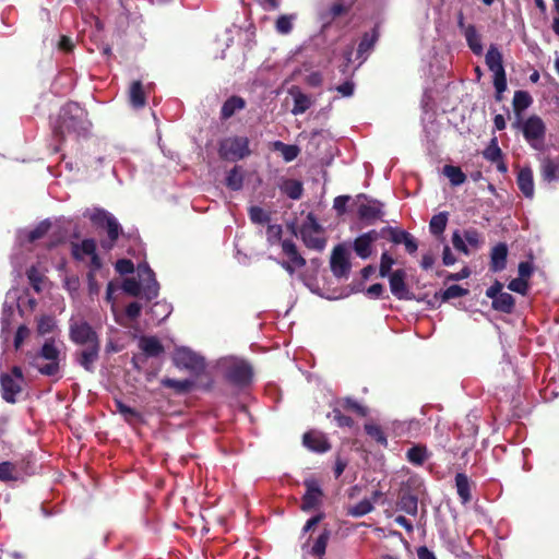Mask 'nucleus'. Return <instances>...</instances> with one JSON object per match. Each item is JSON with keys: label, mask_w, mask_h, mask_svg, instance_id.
Segmentation results:
<instances>
[{"label": "nucleus", "mask_w": 559, "mask_h": 559, "mask_svg": "<svg viewBox=\"0 0 559 559\" xmlns=\"http://www.w3.org/2000/svg\"><path fill=\"white\" fill-rule=\"evenodd\" d=\"M90 126L86 111L76 103H68L59 112L58 120L53 127V134L61 143L68 136L78 139L85 135Z\"/></svg>", "instance_id": "1"}, {"label": "nucleus", "mask_w": 559, "mask_h": 559, "mask_svg": "<svg viewBox=\"0 0 559 559\" xmlns=\"http://www.w3.org/2000/svg\"><path fill=\"white\" fill-rule=\"evenodd\" d=\"M136 274L138 278L128 277L123 281V292L134 297L141 296L146 300L156 298L159 285L151 267L146 263H141L138 265Z\"/></svg>", "instance_id": "2"}, {"label": "nucleus", "mask_w": 559, "mask_h": 559, "mask_svg": "<svg viewBox=\"0 0 559 559\" xmlns=\"http://www.w3.org/2000/svg\"><path fill=\"white\" fill-rule=\"evenodd\" d=\"M72 254L76 260L83 261L85 258H90L87 282L88 292L91 295H97L100 289V285L97 281V276L103 277L106 274L102 270V261L96 254V242L94 239H84L81 243H72Z\"/></svg>", "instance_id": "3"}, {"label": "nucleus", "mask_w": 559, "mask_h": 559, "mask_svg": "<svg viewBox=\"0 0 559 559\" xmlns=\"http://www.w3.org/2000/svg\"><path fill=\"white\" fill-rule=\"evenodd\" d=\"M61 350L53 340H47L38 353L29 356V365L41 374L58 376L60 372Z\"/></svg>", "instance_id": "4"}, {"label": "nucleus", "mask_w": 559, "mask_h": 559, "mask_svg": "<svg viewBox=\"0 0 559 559\" xmlns=\"http://www.w3.org/2000/svg\"><path fill=\"white\" fill-rule=\"evenodd\" d=\"M298 234L305 246L309 249L322 251L326 246V240L323 237V227L318 223L312 213L307 215Z\"/></svg>", "instance_id": "5"}, {"label": "nucleus", "mask_w": 559, "mask_h": 559, "mask_svg": "<svg viewBox=\"0 0 559 559\" xmlns=\"http://www.w3.org/2000/svg\"><path fill=\"white\" fill-rule=\"evenodd\" d=\"M486 64L493 73V86L496 88V99H502V93L507 90V76L502 63V55L498 48L491 45L486 53Z\"/></svg>", "instance_id": "6"}, {"label": "nucleus", "mask_w": 559, "mask_h": 559, "mask_svg": "<svg viewBox=\"0 0 559 559\" xmlns=\"http://www.w3.org/2000/svg\"><path fill=\"white\" fill-rule=\"evenodd\" d=\"M219 156L226 160H240L249 156V139L247 136H229L221 141Z\"/></svg>", "instance_id": "7"}, {"label": "nucleus", "mask_w": 559, "mask_h": 559, "mask_svg": "<svg viewBox=\"0 0 559 559\" xmlns=\"http://www.w3.org/2000/svg\"><path fill=\"white\" fill-rule=\"evenodd\" d=\"M91 219L97 226L106 228L108 239L102 241V247L106 250H110L114 247L119 235L122 233V228L118 223L117 218L105 210H96L91 215Z\"/></svg>", "instance_id": "8"}, {"label": "nucleus", "mask_w": 559, "mask_h": 559, "mask_svg": "<svg viewBox=\"0 0 559 559\" xmlns=\"http://www.w3.org/2000/svg\"><path fill=\"white\" fill-rule=\"evenodd\" d=\"M524 139L534 150H542L546 134V126L538 116H531L522 123Z\"/></svg>", "instance_id": "9"}, {"label": "nucleus", "mask_w": 559, "mask_h": 559, "mask_svg": "<svg viewBox=\"0 0 559 559\" xmlns=\"http://www.w3.org/2000/svg\"><path fill=\"white\" fill-rule=\"evenodd\" d=\"M69 336L73 343L82 346L100 344L96 331L91 326V324L83 320L70 321Z\"/></svg>", "instance_id": "10"}, {"label": "nucleus", "mask_w": 559, "mask_h": 559, "mask_svg": "<svg viewBox=\"0 0 559 559\" xmlns=\"http://www.w3.org/2000/svg\"><path fill=\"white\" fill-rule=\"evenodd\" d=\"M174 362L178 368L187 369L193 373H200L205 368L204 358L188 347L176 349Z\"/></svg>", "instance_id": "11"}, {"label": "nucleus", "mask_w": 559, "mask_h": 559, "mask_svg": "<svg viewBox=\"0 0 559 559\" xmlns=\"http://www.w3.org/2000/svg\"><path fill=\"white\" fill-rule=\"evenodd\" d=\"M226 377L238 386L248 385L252 379L251 366L243 360H231L227 368Z\"/></svg>", "instance_id": "12"}, {"label": "nucleus", "mask_w": 559, "mask_h": 559, "mask_svg": "<svg viewBox=\"0 0 559 559\" xmlns=\"http://www.w3.org/2000/svg\"><path fill=\"white\" fill-rule=\"evenodd\" d=\"M29 463L25 461L0 463V481H16L29 475Z\"/></svg>", "instance_id": "13"}, {"label": "nucleus", "mask_w": 559, "mask_h": 559, "mask_svg": "<svg viewBox=\"0 0 559 559\" xmlns=\"http://www.w3.org/2000/svg\"><path fill=\"white\" fill-rule=\"evenodd\" d=\"M359 200H364L358 205V216L361 221L366 222L367 224H373L378 219H381L383 216V204L377 200H369L366 195L360 194L358 195Z\"/></svg>", "instance_id": "14"}, {"label": "nucleus", "mask_w": 559, "mask_h": 559, "mask_svg": "<svg viewBox=\"0 0 559 559\" xmlns=\"http://www.w3.org/2000/svg\"><path fill=\"white\" fill-rule=\"evenodd\" d=\"M331 271L336 277H347L350 270L348 252L343 245H338L333 249L331 255Z\"/></svg>", "instance_id": "15"}, {"label": "nucleus", "mask_w": 559, "mask_h": 559, "mask_svg": "<svg viewBox=\"0 0 559 559\" xmlns=\"http://www.w3.org/2000/svg\"><path fill=\"white\" fill-rule=\"evenodd\" d=\"M305 486L307 490L302 497L301 510L310 511L319 506L322 497V490L313 479L306 480Z\"/></svg>", "instance_id": "16"}, {"label": "nucleus", "mask_w": 559, "mask_h": 559, "mask_svg": "<svg viewBox=\"0 0 559 559\" xmlns=\"http://www.w3.org/2000/svg\"><path fill=\"white\" fill-rule=\"evenodd\" d=\"M405 272L403 270H396L389 276L391 293L397 299H411V293L405 283Z\"/></svg>", "instance_id": "17"}, {"label": "nucleus", "mask_w": 559, "mask_h": 559, "mask_svg": "<svg viewBox=\"0 0 559 559\" xmlns=\"http://www.w3.org/2000/svg\"><path fill=\"white\" fill-rule=\"evenodd\" d=\"M100 344L92 346H85L84 349L76 354L78 364L83 367L86 371L93 372L94 365L99 357Z\"/></svg>", "instance_id": "18"}, {"label": "nucleus", "mask_w": 559, "mask_h": 559, "mask_svg": "<svg viewBox=\"0 0 559 559\" xmlns=\"http://www.w3.org/2000/svg\"><path fill=\"white\" fill-rule=\"evenodd\" d=\"M1 388H2V397L9 402L14 403L15 396L21 392L22 386L19 380L13 379L11 374L3 373L0 377Z\"/></svg>", "instance_id": "19"}, {"label": "nucleus", "mask_w": 559, "mask_h": 559, "mask_svg": "<svg viewBox=\"0 0 559 559\" xmlns=\"http://www.w3.org/2000/svg\"><path fill=\"white\" fill-rule=\"evenodd\" d=\"M283 253L287 257V260H275L278 262L292 263L295 266H305L306 259L299 253L297 246L294 241L285 239L281 241Z\"/></svg>", "instance_id": "20"}, {"label": "nucleus", "mask_w": 559, "mask_h": 559, "mask_svg": "<svg viewBox=\"0 0 559 559\" xmlns=\"http://www.w3.org/2000/svg\"><path fill=\"white\" fill-rule=\"evenodd\" d=\"M516 183L526 198L532 199L534 197L533 171L530 167H523L519 170Z\"/></svg>", "instance_id": "21"}, {"label": "nucleus", "mask_w": 559, "mask_h": 559, "mask_svg": "<svg viewBox=\"0 0 559 559\" xmlns=\"http://www.w3.org/2000/svg\"><path fill=\"white\" fill-rule=\"evenodd\" d=\"M508 257V247L506 243L500 242L495 246L490 253V270L492 272H500L506 269Z\"/></svg>", "instance_id": "22"}, {"label": "nucleus", "mask_w": 559, "mask_h": 559, "mask_svg": "<svg viewBox=\"0 0 559 559\" xmlns=\"http://www.w3.org/2000/svg\"><path fill=\"white\" fill-rule=\"evenodd\" d=\"M304 445L321 453L330 449V444L324 435L317 431H310L304 435Z\"/></svg>", "instance_id": "23"}, {"label": "nucleus", "mask_w": 559, "mask_h": 559, "mask_svg": "<svg viewBox=\"0 0 559 559\" xmlns=\"http://www.w3.org/2000/svg\"><path fill=\"white\" fill-rule=\"evenodd\" d=\"M397 508L405 513L415 516L418 513V498L411 491H403L397 501Z\"/></svg>", "instance_id": "24"}, {"label": "nucleus", "mask_w": 559, "mask_h": 559, "mask_svg": "<svg viewBox=\"0 0 559 559\" xmlns=\"http://www.w3.org/2000/svg\"><path fill=\"white\" fill-rule=\"evenodd\" d=\"M142 306L139 302H131L127 308L124 313H118L115 305H111V310L115 316V320L118 324L122 326H128L127 319L134 320L141 313Z\"/></svg>", "instance_id": "25"}, {"label": "nucleus", "mask_w": 559, "mask_h": 559, "mask_svg": "<svg viewBox=\"0 0 559 559\" xmlns=\"http://www.w3.org/2000/svg\"><path fill=\"white\" fill-rule=\"evenodd\" d=\"M129 99L133 108H142L146 104V91L140 81H134L129 88Z\"/></svg>", "instance_id": "26"}, {"label": "nucleus", "mask_w": 559, "mask_h": 559, "mask_svg": "<svg viewBox=\"0 0 559 559\" xmlns=\"http://www.w3.org/2000/svg\"><path fill=\"white\" fill-rule=\"evenodd\" d=\"M139 347L148 357H157L164 352L160 342L154 336H143L139 341Z\"/></svg>", "instance_id": "27"}, {"label": "nucleus", "mask_w": 559, "mask_h": 559, "mask_svg": "<svg viewBox=\"0 0 559 559\" xmlns=\"http://www.w3.org/2000/svg\"><path fill=\"white\" fill-rule=\"evenodd\" d=\"M455 487L457 495L462 501V503H467L472 499L471 489H472V483L469 478L463 474L457 473L455 476Z\"/></svg>", "instance_id": "28"}, {"label": "nucleus", "mask_w": 559, "mask_h": 559, "mask_svg": "<svg viewBox=\"0 0 559 559\" xmlns=\"http://www.w3.org/2000/svg\"><path fill=\"white\" fill-rule=\"evenodd\" d=\"M290 94L294 98V107L292 109V114L297 116L304 114L307 109L310 108L312 102L308 95L299 91L298 88H293Z\"/></svg>", "instance_id": "29"}, {"label": "nucleus", "mask_w": 559, "mask_h": 559, "mask_svg": "<svg viewBox=\"0 0 559 559\" xmlns=\"http://www.w3.org/2000/svg\"><path fill=\"white\" fill-rule=\"evenodd\" d=\"M464 37L466 39V43L469 47V49L475 55H481L483 53V45L480 40V35L476 31V27L474 25H468L463 33Z\"/></svg>", "instance_id": "30"}, {"label": "nucleus", "mask_w": 559, "mask_h": 559, "mask_svg": "<svg viewBox=\"0 0 559 559\" xmlns=\"http://www.w3.org/2000/svg\"><path fill=\"white\" fill-rule=\"evenodd\" d=\"M533 103L532 96L525 91H516L513 96V109L518 116L527 109Z\"/></svg>", "instance_id": "31"}, {"label": "nucleus", "mask_w": 559, "mask_h": 559, "mask_svg": "<svg viewBox=\"0 0 559 559\" xmlns=\"http://www.w3.org/2000/svg\"><path fill=\"white\" fill-rule=\"evenodd\" d=\"M513 307L514 298L509 293H501L492 300V308L501 312L510 313L513 310Z\"/></svg>", "instance_id": "32"}, {"label": "nucleus", "mask_w": 559, "mask_h": 559, "mask_svg": "<svg viewBox=\"0 0 559 559\" xmlns=\"http://www.w3.org/2000/svg\"><path fill=\"white\" fill-rule=\"evenodd\" d=\"M297 19V14H283L280 15L275 22V29L281 35H287L293 31L294 22Z\"/></svg>", "instance_id": "33"}, {"label": "nucleus", "mask_w": 559, "mask_h": 559, "mask_svg": "<svg viewBox=\"0 0 559 559\" xmlns=\"http://www.w3.org/2000/svg\"><path fill=\"white\" fill-rule=\"evenodd\" d=\"M245 107V100L240 97L233 96L228 98L222 107V117L224 119L230 118L237 110Z\"/></svg>", "instance_id": "34"}, {"label": "nucleus", "mask_w": 559, "mask_h": 559, "mask_svg": "<svg viewBox=\"0 0 559 559\" xmlns=\"http://www.w3.org/2000/svg\"><path fill=\"white\" fill-rule=\"evenodd\" d=\"M542 175L547 181L559 180V163L545 158L542 164Z\"/></svg>", "instance_id": "35"}, {"label": "nucleus", "mask_w": 559, "mask_h": 559, "mask_svg": "<svg viewBox=\"0 0 559 559\" xmlns=\"http://www.w3.org/2000/svg\"><path fill=\"white\" fill-rule=\"evenodd\" d=\"M281 190L290 199L298 200L302 194V185L298 180L287 179L282 183Z\"/></svg>", "instance_id": "36"}, {"label": "nucleus", "mask_w": 559, "mask_h": 559, "mask_svg": "<svg viewBox=\"0 0 559 559\" xmlns=\"http://www.w3.org/2000/svg\"><path fill=\"white\" fill-rule=\"evenodd\" d=\"M407 460L415 465H423L428 459L427 449L424 445H414L406 452Z\"/></svg>", "instance_id": "37"}, {"label": "nucleus", "mask_w": 559, "mask_h": 559, "mask_svg": "<svg viewBox=\"0 0 559 559\" xmlns=\"http://www.w3.org/2000/svg\"><path fill=\"white\" fill-rule=\"evenodd\" d=\"M27 278L36 293H40L43 290L46 278L44 273L36 266H32L27 270Z\"/></svg>", "instance_id": "38"}, {"label": "nucleus", "mask_w": 559, "mask_h": 559, "mask_svg": "<svg viewBox=\"0 0 559 559\" xmlns=\"http://www.w3.org/2000/svg\"><path fill=\"white\" fill-rule=\"evenodd\" d=\"M448 223V213L441 212L437 215H433L429 223V229L431 234L438 236L441 235Z\"/></svg>", "instance_id": "39"}, {"label": "nucleus", "mask_w": 559, "mask_h": 559, "mask_svg": "<svg viewBox=\"0 0 559 559\" xmlns=\"http://www.w3.org/2000/svg\"><path fill=\"white\" fill-rule=\"evenodd\" d=\"M443 174L449 178L453 186H460L466 180V176L461 168L452 165H445L443 167Z\"/></svg>", "instance_id": "40"}, {"label": "nucleus", "mask_w": 559, "mask_h": 559, "mask_svg": "<svg viewBox=\"0 0 559 559\" xmlns=\"http://www.w3.org/2000/svg\"><path fill=\"white\" fill-rule=\"evenodd\" d=\"M330 539V531L329 530H324L320 535L319 537L317 538V540L314 542L312 548H311V555L312 556H317V557H321L324 555L325 552V549H326V545H328V542Z\"/></svg>", "instance_id": "41"}, {"label": "nucleus", "mask_w": 559, "mask_h": 559, "mask_svg": "<svg viewBox=\"0 0 559 559\" xmlns=\"http://www.w3.org/2000/svg\"><path fill=\"white\" fill-rule=\"evenodd\" d=\"M378 39L377 33L373 31L372 33H366L358 46L357 53L359 57H362L365 53H368L374 46Z\"/></svg>", "instance_id": "42"}, {"label": "nucleus", "mask_w": 559, "mask_h": 559, "mask_svg": "<svg viewBox=\"0 0 559 559\" xmlns=\"http://www.w3.org/2000/svg\"><path fill=\"white\" fill-rule=\"evenodd\" d=\"M373 510V504L369 499H364L359 501L357 504L353 506L348 510V514L354 518H360Z\"/></svg>", "instance_id": "43"}, {"label": "nucleus", "mask_w": 559, "mask_h": 559, "mask_svg": "<svg viewBox=\"0 0 559 559\" xmlns=\"http://www.w3.org/2000/svg\"><path fill=\"white\" fill-rule=\"evenodd\" d=\"M243 182V176L239 167H234L226 177V185L231 190H240Z\"/></svg>", "instance_id": "44"}, {"label": "nucleus", "mask_w": 559, "mask_h": 559, "mask_svg": "<svg viewBox=\"0 0 559 559\" xmlns=\"http://www.w3.org/2000/svg\"><path fill=\"white\" fill-rule=\"evenodd\" d=\"M483 155L487 160H489L491 163H497L501 159L502 152L498 145V141L496 138H493L490 141L489 145L486 147Z\"/></svg>", "instance_id": "45"}, {"label": "nucleus", "mask_w": 559, "mask_h": 559, "mask_svg": "<svg viewBox=\"0 0 559 559\" xmlns=\"http://www.w3.org/2000/svg\"><path fill=\"white\" fill-rule=\"evenodd\" d=\"M275 148L278 150L282 155H283V158L286 160V162H292L294 160L298 154H299V148L298 146L296 145H289V144H285L283 142H275Z\"/></svg>", "instance_id": "46"}, {"label": "nucleus", "mask_w": 559, "mask_h": 559, "mask_svg": "<svg viewBox=\"0 0 559 559\" xmlns=\"http://www.w3.org/2000/svg\"><path fill=\"white\" fill-rule=\"evenodd\" d=\"M354 250L359 258L367 259L371 254V243L359 236L354 241Z\"/></svg>", "instance_id": "47"}, {"label": "nucleus", "mask_w": 559, "mask_h": 559, "mask_svg": "<svg viewBox=\"0 0 559 559\" xmlns=\"http://www.w3.org/2000/svg\"><path fill=\"white\" fill-rule=\"evenodd\" d=\"M467 294L468 290L461 287L460 285H451L450 287L442 292L441 298L443 301H447L453 298L463 297Z\"/></svg>", "instance_id": "48"}, {"label": "nucleus", "mask_w": 559, "mask_h": 559, "mask_svg": "<svg viewBox=\"0 0 559 559\" xmlns=\"http://www.w3.org/2000/svg\"><path fill=\"white\" fill-rule=\"evenodd\" d=\"M249 216L255 224H264L270 221L269 214L260 206H251L249 210Z\"/></svg>", "instance_id": "49"}, {"label": "nucleus", "mask_w": 559, "mask_h": 559, "mask_svg": "<svg viewBox=\"0 0 559 559\" xmlns=\"http://www.w3.org/2000/svg\"><path fill=\"white\" fill-rule=\"evenodd\" d=\"M163 384L177 391H188L192 386L193 382L191 380H175L167 378L163 380Z\"/></svg>", "instance_id": "50"}, {"label": "nucleus", "mask_w": 559, "mask_h": 559, "mask_svg": "<svg viewBox=\"0 0 559 559\" xmlns=\"http://www.w3.org/2000/svg\"><path fill=\"white\" fill-rule=\"evenodd\" d=\"M49 228H50L49 222H47V221L41 222L38 226H36L33 230H31L27 234L28 240L35 241L37 239L43 238L48 233Z\"/></svg>", "instance_id": "51"}, {"label": "nucleus", "mask_w": 559, "mask_h": 559, "mask_svg": "<svg viewBox=\"0 0 559 559\" xmlns=\"http://www.w3.org/2000/svg\"><path fill=\"white\" fill-rule=\"evenodd\" d=\"M365 430H366L367 435L370 436L371 438H373L377 442L384 444V445L386 444V437L379 426L366 425Z\"/></svg>", "instance_id": "52"}, {"label": "nucleus", "mask_w": 559, "mask_h": 559, "mask_svg": "<svg viewBox=\"0 0 559 559\" xmlns=\"http://www.w3.org/2000/svg\"><path fill=\"white\" fill-rule=\"evenodd\" d=\"M394 264L393 258L388 253L383 252L380 261L379 273L381 277L390 276V271Z\"/></svg>", "instance_id": "53"}, {"label": "nucleus", "mask_w": 559, "mask_h": 559, "mask_svg": "<svg viewBox=\"0 0 559 559\" xmlns=\"http://www.w3.org/2000/svg\"><path fill=\"white\" fill-rule=\"evenodd\" d=\"M282 226L281 225H277V224H274V225H269L267 226V229H266V238H267V241L270 245H275L277 242L281 241V237H282Z\"/></svg>", "instance_id": "54"}, {"label": "nucleus", "mask_w": 559, "mask_h": 559, "mask_svg": "<svg viewBox=\"0 0 559 559\" xmlns=\"http://www.w3.org/2000/svg\"><path fill=\"white\" fill-rule=\"evenodd\" d=\"M329 417H332L338 427H350L354 423L350 417L343 415L341 409L337 407H335L332 413L329 414Z\"/></svg>", "instance_id": "55"}, {"label": "nucleus", "mask_w": 559, "mask_h": 559, "mask_svg": "<svg viewBox=\"0 0 559 559\" xmlns=\"http://www.w3.org/2000/svg\"><path fill=\"white\" fill-rule=\"evenodd\" d=\"M117 411L128 420L131 421L139 417V413L130 406L123 404L121 401H116Z\"/></svg>", "instance_id": "56"}, {"label": "nucleus", "mask_w": 559, "mask_h": 559, "mask_svg": "<svg viewBox=\"0 0 559 559\" xmlns=\"http://www.w3.org/2000/svg\"><path fill=\"white\" fill-rule=\"evenodd\" d=\"M340 405L343 408L348 409V411H353V412H355V413H357V414H359L361 416H365L367 414L364 406H361L355 400H352L349 397L344 399L343 401H341Z\"/></svg>", "instance_id": "57"}, {"label": "nucleus", "mask_w": 559, "mask_h": 559, "mask_svg": "<svg viewBox=\"0 0 559 559\" xmlns=\"http://www.w3.org/2000/svg\"><path fill=\"white\" fill-rule=\"evenodd\" d=\"M152 313L156 316L158 321H163L170 314V306L167 304L156 302L152 308Z\"/></svg>", "instance_id": "58"}, {"label": "nucleus", "mask_w": 559, "mask_h": 559, "mask_svg": "<svg viewBox=\"0 0 559 559\" xmlns=\"http://www.w3.org/2000/svg\"><path fill=\"white\" fill-rule=\"evenodd\" d=\"M464 239L469 246L475 248L479 247V245L481 243L480 234L473 228L466 229L464 231Z\"/></svg>", "instance_id": "59"}, {"label": "nucleus", "mask_w": 559, "mask_h": 559, "mask_svg": "<svg viewBox=\"0 0 559 559\" xmlns=\"http://www.w3.org/2000/svg\"><path fill=\"white\" fill-rule=\"evenodd\" d=\"M383 231H388L390 234V239L392 242L399 245L403 243L405 239L408 237V233L404 230H396L392 227L384 228Z\"/></svg>", "instance_id": "60"}, {"label": "nucleus", "mask_w": 559, "mask_h": 559, "mask_svg": "<svg viewBox=\"0 0 559 559\" xmlns=\"http://www.w3.org/2000/svg\"><path fill=\"white\" fill-rule=\"evenodd\" d=\"M527 287H528L527 283L523 278H514L508 285V288L510 290L522 294V295L526 294Z\"/></svg>", "instance_id": "61"}, {"label": "nucleus", "mask_w": 559, "mask_h": 559, "mask_svg": "<svg viewBox=\"0 0 559 559\" xmlns=\"http://www.w3.org/2000/svg\"><path fill=\"white\" fill-rule=\"evenodd\" d=\"M452 243H453V247L456 250H459V251H461V252H463L465 254L469 253L468 249H467V246L465 243V239L462 238L460 231L456 230V231L453 233V235H452Z\"/></svg>", "instance_id": "62"}, {"label": "nucleus", "mask_w": 559, "mask_h": 559, "mask_svg": "<svg viewBox=\"0 0 559 559\" xmlns=\"http://www.w3.org/2000/svg\"><path fill=\"white\" fill-rule=\"evenodd\" d=\"M133 263L130 260L121 259L116 263V270L120 274H129L133 272Z\"/></svg>", "instance_id": "63"}, {"label": "nucleus", "mask_w": 559, "mask_h": 559, "mask_svg": "<svg viewBox=\"0 0 559 559\" xmlns=\"http://www.w3.org/2000/svg\"><path fill=\"white\" fill-rule=\"evenodd\" d=\"M28 329L24 325L19 326L15 337H14V346L15 348H20L24 340L28 336Z\"/></svg>", "instance_id": "64"}]
</instances>
